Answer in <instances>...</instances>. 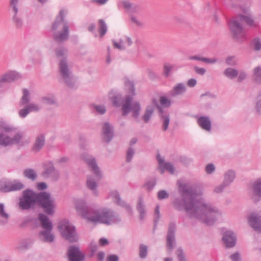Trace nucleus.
Wrapping results in <instances>:
<instances>
[{"mask_svg": "<svg viewBox=\"0 0 261 261\" xmlns=\"http://www.w3.org/2000/svg\"><path fill=\"white\" fill-rule=\"evenodd\" d=\"M179 190L180 197L173 201L174 207L178 211L185 210L191 218L197 219L211 225L221 217L222 213L203 199H198L201 192L188 184H181Z\"/></svg>", "mask_w": 261, "mask_h": 261, "instance_id": "f257e3e1", "label": "nucleus"}, {"mask_svg": "<svg viewBox=\"0 0 261 261\" xmlns=\"http://www.w3.org/2000/svg\"><path fill=\"white\" fill-rule=\"evenodd\" d=\"M36 203H38L47 214H54L56 207L55 200L49 193L46 192L36 194L31 190H24L22 197L19 199V206L21 210H29L33 207Z\"/></svg>", "mask_w": 261, "mask_h": 261, "instance_id": "f03ea898", "label": "nucleus"}, {"mask_svg": "<svg viewBox=\"0 0 261 261\" xmlns=\"http://www.w3.org/2000/svg\"><path fill=\"white\" fill-rule=\"evenodd\" d=\"M76 208L83 217L94 223L112 225L118 224L121 221L119 215L111 208L104 207L88 212L84 202H79Z\"/></svg>", "mask_w": 261, "mask_h": 261, "instance_id": "7ed1b4c3", "label": "nucleus"}, {"mask_svg": "<svg viewBox=\"0 0 261 261\" xmlns=\"http://www.w3.org/2000/svg\"><path fill=\"white\" fill-rule=\"evenodd\" d=\"M0 145L4 147L16 145L22 147L28 145L30 141L24 134L14 126L3 120H0Z\"/></svg>", "mask_w": 261, "mask_h": 261, "instance_id": "20e7f679", "label": "nucleus"}, {"mask_svg": "<svg viewBox=\"0 0 261 261\" xmlns=\"http://www.w3.org/2000/svg\"><path fill=\"white\" fill-rule=\"evenodd\" d=\"M81 157L95 175L96 179L92 176L87 177L86 186L88 189L92 192L94 196H97L99 192L97 190L98 184L96 180H99L101 177L99 168L97 164L95 158L93 156L87 153H84L81 155Z\"/></svg>", "mask_w": 261, "mask_h": 261, "instance_id": "39448f33", "label": "nucleus"}, {"mask_svg": "<svg viewBox=\"0 0 261 261\" xmlns=\"http://www.w3.org/2000/svg\"><path fill=\"white\" fill-rule=\"evenodd\" d=\"M245 22L250 27L255 25L252 16L247 14H240L238 17L231 19L229 23V28L233 38L238 42H241L245 37V31L241 23Z\"/></svg>", "mask_w": 261, "mask_h": 261, "instance_id": "423d86ee", "label": "nucleus"}, {"mask_svg": "<svg viewBox=\"0 0 261 261\" xmlns=\"http://www.w3.org/2000/svg\"><path fill=\"white\" fill-rule=\"evenodd\" d=\"M66 14L64 10L60 11L52 24L54 39L58 43L66 40L69 37V25L67 22L64 20Z\"/></svg>", "mask_w": 261, "mask_h": 261, "instance_id": "0eeeda50", "label": "nucleus"}, {"mask_svg": "<svg viewBox=\"0 0 261 261\" xmlns=\"http://www.w3.org/2000/svg\"><path fill=\"white\" fill-rule=\"evenodd\" d=\"M59 70L60 75L65 84L70 88H74L76 84V79L72 74L71 67L66 59H62L60 61Z\"/></svg>", "mask_w": 261, "mask_h": 261, "instance_id": "6e6552de", "label": "nucleus"}, {"mask_svg": "<svg viewBox=\"0 0 261 261\" xmlns=\"http://www.w3.org/2000/svg\"><path fill=\"white\" fill-rule=\"evenodd\" d=\"M133 97L130 95H126L123 100L121 110L122 115L125 116L130 112L132 113V117L138 120L141 108L139 102L135 101L132 102Z\"/></svg>", "mask_w": 261, "mask_h": 261, "instance_id": "1a4fd4ad", "label": "nucleus"}, {"mask_svg": "<svg viewBox=\"0 0 261 261\" xmlns=\"http://www.w3.org/2000/svg\"><path fill=\"white\" fill-rule=\"evenodd\" d=\"M59 229L62 236L69 242L73 243L78 240L75 227L68 220L62 221L59 226Z\"/></svg>", "mask_w": 261, "mask_h": 261, "instance_id": "9d476101", "label": "nucleus"}, {"mask_svg": "<svg viewBox=\"0 0 261 261\" xmlns=\"http://www.w3.org/2000/svg\"><path fill=\"white\" fill-rule=\"evenodd\" d=\"M18 0H10L9 10L11 15V19L13 23L17 29H20L23 26V20L18 13Z\"/></svg>", "mask_w": 261, "mask_h": 261, "instance_id": "9b49d317", "label": "nucleus"}, {"mask_svg": "<svg viewBox=\"0 0 261 261\" xmlns=\"http://www.w3.org/2000/svg\"><path fill=\"white\" fill-rule=\"evenodd\" d=\"M176 224L170 223L169 225L167 236V250L169 253H171L175 243Z\"/></svg>", "mask_w": 261, "mask_h": 261, "instance_id": "f8f14e48", "label": "nucleus"}, {"mask_svg": "<svg viewBox=\"0 0 261 261\" xmlns=\"http://www.w3.org/2000/svg\"><path fill=\"white\" fill-rule=\"evenodd\" d=\"M67 256L69 261H84L85 257V254L75 245L69 246Z\"/></svg>", "mask_w": 261, "mask_h": 261, "instance_id": "ddd939ff", "label": "nucleus"}, {"mask_svg": "<svg viewBox=\"0 0 261 261\" xmlns=\"http://www.w3.org/2000/svg\"><path fill=\"white\" fill-rule=\"evenodd\" d=\"M42 175L45 178L57 180L59 177V172L56 169L53 163H48L45 165Z\"/></svg>", "mask_w": 261, "mask_h": 261, "instance_id": "4468645a", "label": "nucleus"}, {"mask_svg": "<svg viewBox=\"0 0 261 261\" xmlns=\"http://www.w3.org/2000/svg\"><path fill=\"white\" fill-rule=\"evenodd\" d=\"M21 77L20 74L15 71H10L0 77V87H2L5 83H11L20 79Z\"/></svg>", "mask_w": 261, "mask_h": 261, "instance_id": "2eb2a0df", "label": "nucleus"}, {"mask_svg": "<svg viewBox=\"0 0 261 261\" xmlns=\"http://www.w3.org/2000/svg\"><path fill=\"white\" fill-rule=\"evenodd\" d=\"M109 197L117 205L124 207L128 212H132V208L130 205L121 199L120 195L117 191H112L109 193Z\"/></svg>", "mask_w": 261, "mask_h": 261, "instance_id": "dca6fc26", "label": "nucleus"}, {"mask_svg": "<svg viewBox=\"0 0 261 261\" xmlns=\"http://www.w3.org/2000/svg\"><path fill=\"white\" fill-rule=\"evenodd\" d=\"M248 223L254 230L261 232V216L258 214H251L248 218Z\"/></svg>", "mask_w": 261, "mask_h": 261, "instance_id": "f3484780", "label": "nucleus"}, {"mask_svg": "<svg viewBox=\"0 0 261 261\" xmlns=\"http://www.w3.org/2000/svg\"><path fill=\"white\" fill-rule=\"evenodd\" d=\"M237 238L231 231H226L223 234L222 240L226 247H233L236 244Z\"/></svg>", "mask_w": 261, "mask_h": 261, "instance_id": "a211bd4d", "label": "nucleus"}, {"mask_svg": "<svg viewBox=\"0 0 261 261\" xmlns=\"http://www.w3.org/2000/svg\"><path fill=\"white\" fill-rule=\"evenodd\" d=\"M187 91V87L183 83L176 84L169 92V95L172 97H176L183 95Z\"/></svg>", "mask_w": 261, "mask_h": 261, "instance_id": "6ab92c4d", "label": "nucleus"}, {"mask_svg": "<svg viewBox=\"0 0 261 261\" xmlns=\"http://www.w3.org/2000/svg\"><path fill=\"white\" fill-rule=\"evenodd\" d=\"M102 134L103 140L107 142H110L112 139L113 127L109 122H105L102 128Z\"/></svg>", "mask_w": 261, "mask_h": 261, "instance_id": "aec40b11", "label": "nucleus"}, {"mask_svg": "<svg viewBox=\"0 0 261 261\" xmlns=\"http://www.w3.org/2000/svg\"><path fill=\"white\" fill-rule=\"evenodd\" d=\"M199 126L203 129L210 132L212 128V123L208 116H196Z\"/></svg>", "mask_w": 261, "mask_h": 261, "instance_id": "412c9836", "label": "nucleus"}, {"mask_svg": "<svg viewBox=\"0 0 261 261\" xmlns=\"http://www.w3.org/2000/svg\"><path fill=\"white\" fill-rule=\"evenodd\" d=\"M45 138L43 134L38 135L34 141L32 150L33 152H38L40 151L45 145Z\"/></svg>", "mask_w": 261, "mask_h": 261, "instance_id": "4be33fe9", "label": "nucleus"}, {"mask_svg": "<svg viewBox=\"0 0 261 261\" xmlns=\"http://www.w3.org/2000/svg\"><path fill=\"white\" fill-rule=\"evenodd\" d=\"M250 190L254 197L261 199V178H257L252 183Z\"/></svg>", "mask_w": 261, "mask_h": 261, "instance_id": "5701e85b", "label": "nucleus"}, {"mask_svg": "<svg viewBox=\"0 0 261 261\" xmlns=\"http://www.w3.org/2000/svg\"><path fill=\"white\" fill-rule=\"evenodd\" d=\"M133 44V40L131 38L125 36L124 39H121L119 42L115 40L113 41L114 46L119 50H125L127 47L130 46Z\"/></svg>", "mask_w": 261, "mask_h": 261, "instance_id": "b1692460", "label": "nucleus"}, {"mask_svg": "<svg viewBox=\"0 0 261 261\" xmlns=\"http://www.w3.org/2000/svg\"><path fill=\"white\" fill-rule=\"evenodd\" d=\"M52 230L45 229L39 233L40 240L43 242L52 243L54 241L55 236L51 233Z\"/></svg>", "mask_w": 261, "mask_h": 261, "instance_id": "393cba45", "label": "nucleus"}, {"mask_svg": "<svg viewBox=\"0 0 261 261\" xmlns=\"http://www.w3.org/2000/svg\"><path fill=\"white\" fill-rule=\"evenodd\" d=\"M122 4L125 10L129 13H138L142 10L139 5L130 3L129 1H123Z\"/></svg>", "mask_w": 261, "mask_h": 261, "instance_id": "a878e982", "label": "nucleus"}, {"mask_svg": "<svg viewBox=\"0 0 261 261\" xmlns=\"http://www.w3.org/2000/svg\"><path fill=\"white\" fill-rule=\"evenodd\" d=\"M38 220L40 222L42 228L44 229V230H53V224L46 215L42 214H39L38 215Z\"/></svg>", "mask_w": 261, "mask_h": 261, "instance_id": "bb28decb", "label": "nucleus"}, {"mask_svg": "<svg viewBox=\"0 0 261 261\" xmlns=\"http://www.w3.org/2000/svg\"><path fill=\"white\" fill-rule=\"evenodd\" d=\"M235 177V172L232 170H229L224 173L223 182L229 186L233 181Z\"/></svg>", "mask_w": 261, "mask_h": 261, "instance_id": "cd10ccee", "label": "nucleus"}, {"mask_svg": "<svg viewBox=\"0 0 261 261\" xmlns=\"http://www.w3.org/2000/svg\"><path fill=\"white\" fill-rule=\"evenodd\" d=\"M188 59L190 60L201 61L207 64H214L218 62V59L217 58H207L202 57L198 55L189 56Z\"/></svg>", "mask_w": 261, "mask_h": 261, "instance_id": "c85d7f7f", "label": "nucleus"}, {"mask_svg": "<svg viewBox=\"0 0 261 261\" xmlns=\"http://www.w3.org/2000/svg\"><path fill=\"white\" fill-rule=\"evenodd\" d=\"M109 97L112 101L113 105L115 107H120L122 99V95L119 93H116L112 91L109 94Z\"/></svg>", "mask_w": 261, "mask_h": 261, "instance_id": "c756f323", "label": "nucleus"}, {"mask_svg": "<svg viewBox=\"0 0 261 261\" xmlns=\"http://www.w3.org/2000/svg\"><path fill=\"white\" fill-rule=\"evenodd\" d=\"M22 96L21 97L20 101V106H24L29 103L31 100V94L29 90L23 89L22 90Z\"/></svg>", "mask_w": 261, "mask_h": 261, "instance_id": "7c9ffc66", "label": "nucleus"}, {"mask_svg": "<svg viewBox=\"0 0 261 261\" xmlns=\"http://www.w3.org/2000/svg\"><path fill=\"white\" fill-rule=\"evenodd\" d=\"M137 210L139 213L140 219L143 220L146 216V211L145 206L143 203V200L142 198H140L137 204Z\"/></svg>", "mask_w": 261, "mask_h": 261, "instance_id": "2f4dec72", "label": "nucleus"}, {"mask_svg": "<svg viewBox=\"0 0 261 261\" xmlns=\"http://www.w3.org/2000/svg\"><path fill=\"white\" fill-rule=\"evenodd\" d=\"M0 216L3 219L0 220V225L4 226L7 223L9 215L5 212L4 204L1 203H0Z\"/></svg>", "mask_w": 261, "mask_h": 261, "instance_id": "473e14b6", "label": "nucleus"}, {"mask_svg": "<svg viewBox=\"0 0 261 261\" xmlns=\"http://www.w3.org/2000/svg\"><path fill=\"white\" fill-rule=\"evenodd\" d=\"M223 74L229 79L232 80L238 76L239 74V71L238 70L234 68L228 67L224 70Z\"/></svg>", "mask_w": 261, "mask_h": 261, "instance_id": "72a5a7b5", "label": "nucleus"}, {"mask_svg": "<svg viewBox=\"0 0 261 261\" xmlns=\"http://www.w3.org/2000/svg\"><path fill=\"white\" fill-rule=\"evenodd\" d=\"M154 112V107L152 106H149L146 107L144 114L142 116V120L146 123H148Z\"/></svg>", "mask_w": 261, "mask_h": 261, "instance_id": "f704fd0d", "label": "nucleus"}, {"mask_svg": "<svg viewBox=\"0 0 261 261\" xmlns=\"http://www.w3.org/2000/svg\"><path fill=\"white\" fill-rule=\"evenodd\" d=\"M175 65L169 63H165L163 66V75L165 77L171 75L173 72Z\"/></svg>", "mask_w": 261, "mask_h": 261, "instance_id": "c9c22d12", "label": "nucleus"}, {"mask_svg": "<svg viewBox=\"0 0 261 261\" xmlns=\"http://www.w3.org/2000/svg\"><path fill=\"white\" fill-rule=\"evenodd\" d=\"M41 101L46 105H53L57 103L56 99L53 94H48L41 98Z\"/></svg>", "mask_w": 261, "mask_h": 261, "instance_id": "e433bc0d", "label": "nucleus"}, {"mask_svg": "<svg viewBox=\"0 0 261 261\" xmlns=\"http://www.w3.org/2000/svg\"><path fill=\"white\" fill-rule=\"evenodd\" d=\"M23 175L32 181L35 180L37 177L36 172L33 169L30 168L24 170Z\"/></svg>", "mask_w": 261, "mask_h": 261, "instance_id": "4c0bfd02", "label": "nucleus"}, {"mask_svg": "<svg viewBox=\"0 0 261 261\" xmlns=\"http://www.w3.org/2000/svg\"><path fill=\"white\" fill-rule=\"evenodd\" d=\"M252 79L257 83H261V67H256L253 70Z\"/></svg>", "mask_w": 261, "mask_h": 261, "instance_id": "58836bf2", "label": "nucleus"}, {"mask_svg": "<svg viewBox=\"0 0 261 261\" xmlns=\"http://www.w3.org/2000/svg\"><path fill=\"white\" fill-rule=\"evenodd\" d=\"M11 181H6L0 182V191L2 192H11Z\"/></svg>", "mask_w": 261, "mask_h": 261, "instance_id": "ea45409f", "label": "nucleus"}, {"mask_svg": "<svg viewBox=\"0 0 261 261\" xmlns=\"http://www.w3.org/2000/svg\"><path fill=\"white\" fill-rule=\"evenodd\" d=\"M161 118L162 120L163 125L162 129L163 131L167 130L169 122H170V117L169 115H164L163 114L161 115Z\"/></svg>", "mask_w": 261, "mask_h": 261, "instance_id": "a19ab883", "label": "nucleus"}, {"mask_svg": "<svg viewBox=\"0 0 261 261\" xmlns=\"http://www.w3.org/2000/svg\"><path fill=\"white\" fill-rule=\"evenodd\" d=\"M67 50L63 47H60L56 50V55L60 60L62 59H66Z\"/></svg>", "mask_w": 261, "mask_h": 261, "instance_id": "79ce46f5", "label": "nucleus"}, {"mask_svg": "<svg viewBox=\"0 0 261 261\" xmlns=\"http://www.w3.org/2000/svg\"><path fill=\"white\" fill-rule=\"evenodd\" d=\"M99 32L100 36L101 37L103 36L107 31V25L102 19L99 20Z\"/></svg>", "mask_w": 261, "mask_h": 261, "instance_id": "37998d69", "label": "nucleus"}, {"mask_svg": "<svg viewBox=\"0 0 261 261\" xmlns=\"http://www.w3.org/2000/svg\"><path fill=\"white\" fill-rule=\"evenodd\" d=\"M23 188L24 185L22 182L18 180H14L11 181V192L19 191Z\"/></svg>", "mask_w": 261, "mask_h": 261, "instance_id": "c03bdc74", "label": "nucleus"}, {"mask_svg": "<svg viewBox=\"0 0 261 261\" xmlns=\"http://www.w3.org/2000/svg\"><path fill=\"white\" fill-rule=\"evenodd\" d=\"M147 255V246L141 244L139 247V256L141 258H145Z\"/></svg>", "mask_w": 261, "mask_h": 261, "instance_id": "a18cd8bd", "label": "nucleus"}, {"mask_svg": "<svg viewBox=\"0 0 261 261\" xmlns=\"http://www.w3.org/2000/svg\"><path fill=\"white\" fill-rule=\"evenodd\" d=\"M27 106L29 109V111L30 112H38L40 110V107L39 106V105L36 103H29V104L27 105Z\"/></svg>", "mask_w": 261, "mask_h": 261, "instance_id": "49530a36", "label": "nucleus"}, {"mask_svg": "<svg viewBox=\"0 0 261 261\" xmlns=\"http://www.w3.org/2000/svg\"><path fill=\"white\" fill-rule=\"evenodd\" d=\"M135 154V150L132 147H129L126 152V162L129 163L132 160L133 156Z\"/></svg>", "mask_w": 261, "mask_h": 261, "instance_id": "de8ad7c7", "label": "nucleus"}, {"mask_svg": "<svg viewBox=\"0 0 261 261\" xmlns=\"http://www.w3.org/2000/svg\"><path fill=\"white\" fill-rule=\"evenodd\" d=\"M226 63L229 66H234L237 64V60L234 56H228L225 60Z\"/></svg>", "mask_w": 261, "mask_h": 261, "instance_id": "09e8293b", "label": "nucleus"}, {"mask_svg": "<svg viewBox=\"0 0 261 261\" xmlns=\"http://www.w3.org/2000/svg\"><path fill=\"white\" fill-rule=\"evenodd\" d=\"M25 106L22 109H20L18 111V115L21 118H25L30 113L29 109L27 106V105H24Z\"/></svg>", "mask_w": 261, "mask_h": 261, "instance_id": "8fccbe9b", "label": "nucleus"}, {"mask_svg": "<svg viewBox=\"0 0 261 261\" xmlns=\"http://www.w3.org/2000/svg\"><path fill=\"white\" fill-rule=\"evenodd\" d=\"M156 184V180L155 178H152L146 182L144 186L146 188L147 190H151Z\"/></svg>", "mask_w": 261, "mask_h": 261, "instance_id": "3c124183", "label": "nucleus"}, {"mask_svg": "<svg viewBox=\"0 0 261 261\" xmlns=\"http://www.w3.org/2000/svg\"><path fill=\"white\" fill-rule=\"evenodd\" d=\"M227 187V186H226L222 182L221 184L215 187L213 190V191L215 193L219 194L222 193L224 191V190Z\"/></svg>", "mask_w": 261, "mask_h": 261, "instance_id": "603ef678", "label": "nucleus"}, {"mask_svg": "<svg viewBox=\"0 0 261 261\" xmlns=\"http://www.w3.org/2000/svg\"><path fill=\"white\" fill-rule=\"evenodd\" d=\"M125 86L129 88L130 92L135 95V88L134 86V83L133 81H130L128 79L125 80Z\"/></svg>", "mask_w": 261, "mask_h": 261, "instance_id": "864d4df0", "label": "nucleus"}, {"mask_svg": "<svg viewBox=\"0 0 261 261\" xmlns=\"http://www.w3.org/2000/svg\"><path fill=\"white\" fill-rule=\"evenodd\" d=\"M169 197L168 193L164 190H160L158 193V198L160 200L167 199Z\"/></svg>", "mask_w": 261, "mask_h": 261, "instance_id": "5fc2aeb1", "label": "nucleus"}, {"mask_svg": "<svg viewBox=\"0 0 261 261\" xmlns=\"http://www.w3.org/2000/svg\"><path fill=\"white\" fill-rule=\"evenodd\" d=\"M160 103L166 107H169L171 105V100L165 96H161L160 98Z\"/></svg>", "mask_w": 261, "mask_h": 261, "instance_id": "6e6d98bb", "label": "nucleus"}, {"mask_svg": "<svg viewBox=\"0 0 261 261\" xmlns=\"http://www.w3.org/2000/svg\"><path fill=\"white\" fill-rule=\"evenodd\" d=\"M160 218V206H159V205H157L155 208L154 214V225H156L158 224Z\"/></svg>", "mask_w": 261, "mask_h": 261, "instance_id": "4d7b16f0", "label": "nucleus"}, {"mask_svg": "<svg viewBox=\"0 0 261 261\" xmlns=\"http://www.w3.org/2000/svg\"><path fill=\"white\" fill-rule=\"evenodd\" d=\"M170 173L173 174L175 171V168L173 165L170 163H165L162 167Z\"/></svg>", "mask_w": 261, "mask_h": 261, "instance_id": "13d9d810", "label": "nucleus"}, {"mask_svg": "<svg viewBox=\"0 0 261 261\" xmlns=\"http://www.w3.org/2000/svg\"><path fill=\"white\" fill-rule=\"evenodd\" d=\"M176 254L179 261H187L182 249L178 248L176 251Z\"/></svg>", "mask_w": 261, "mask_h": 261, "instance_id": "bf43d9fd", "label": "nucleus"}, {"mask_svg": "<svg viewBox=\"0 0 261 261\" xmlns=\"http://www.w3.org/2000/svg\"><path fill=\"white\" fill-rule=\"evenodd\" d=\"M94 108L95 111L100 115L105 114L106 111V109L103 105H95Z\"/></svg>", "mask_w": 261, "mask_h": 261, "instance_id": "052dcab7", "label": "nucleus"}, {"mask_svg": "<svg viewBox=\"0 0 261 261\" xmlns=\"http://www.w3.org/2000/svg\"><path fill=\"white\" fill-rule=\"evenodd\" d=\"M252 44L255 50H259L261 49V42L258 38H255L252 41Z\"/></svg>", "mask_w": 261, "mask_h": 261, "instance_id": "680f3d73", "label": "nucleus"}, {"mask_svg": "<svg viewBox=\"0 0 261 261\" xmlns=\"http://www.w3.org/2000/svg\"><path fill=\"white\" fill-rule=\"evenodd\" d=\"M215 170V167L213 164H208L205 167V171L207 174H211Z\"/></svg>", "mask_w": 261, "mask_h": 261, "instance_id": "e2e57ef3", "label": "nucleus"}, {"mask_svg": "<svg viewBox=\"0 0 261 261\" xmlns=\"http://www.w3.org/2000/svg\"><path fill=\"white\" fill-rule=\"evenodd\" d=\"M194 71L198 74L203 75L206 73V69L204 68H200L198 66H195L194 67Z\"/></svg>", "mask_w": 261, "mask_h": 261, "instance_id": "0e129e2a", "label": "nucleus"}, {"mask_svg": "<svg viewBox=\"0 0 261 261\" xmlns=\"http://www.w3.org/2000/svg\"><path fill=\"white\" fill-rule=\"evenodd\" d=\"M238 82H241L243 81H244L245 79L247 77V74L245 72L242 71L239 72L238 74Z\"/></svg>", "mask_w": 261, "mask_h": 261, "instance_id": "69168bd1", "label": "nucleus"}, {"mask_svg": "<svg viewBox=\"0 0 261 261\" xmlns=\"http://www.w3.org/2000/svg\"><path fill=\"white\" fill-rule=\"evenodd\" d=\"M256 110L258 113L261 114V93L257 98L256 105Z\"/></svg>", "mask_w": 261, "mask_h": 261, "instance_id": "338daca9", "label": "nucleus"}, {"mask_svg": "<svg viewBox=\"0 0 261 261\" xmlns=\"http://www.w3.org/2000/svg\"><path fill=\"white\" fill-rule=\"evenodd\" d=\"M230 258L232 261H240V254L237 252L231 255Z\"/></svg>", "mask_w": 261, "mask_h": 261, "instance_id": "774afa93", "label": "nucleus"}]
</instances>
